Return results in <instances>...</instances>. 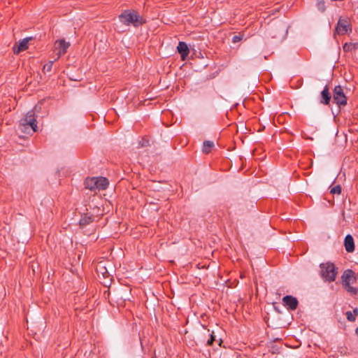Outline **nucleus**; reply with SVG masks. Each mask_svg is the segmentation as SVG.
I'll return each mask as SVG.
<instances>
[{
  "label": "nucleus",
  "instance_id": "1",
  "mask_svg": "<svg viewBox=\"0 0 358 358\" xmlns=\"http://www.w3.org/2000/svg\"><path fill=\"white\" fill-rule=\"evenodd\" d=\"M37 123L35 112L33 110H29L19 121L18 130L24 134L36 132L38 129Z\"/></svg>",
  "mask_w": 358,
  "mask_h": 358
},
{
  "label": "nucleus",
  "instance_id": "2",
  "mask_svg": "<svg viewBox=\"0 0 358 358\" xmlns=\"http://www.w3.org/2000/svg\"><path fill=\"white\" fill-rule=\"evenodd\" d=\"M120 21L124 25L138 27L145 22L142 17L134 10H125L119 15Z\"/></svg>",
  "mask_w": 358,
  "mask_h": 358
},
{
  "label": "nucleus",
  "instance_id": "3",
  "mask_svg": "<svg viewBox=\"0 0 358 358\" xmlns=\"http://www.w3.org/2000/svg\"><path fill=\"white\" fill-rule=\"evenodd\" d=\"M320 273L325 282H331L336 280L338 274V268L334 263L326 262L320 264Z\"/></svg>",
  "mask_w": 358,
  "mask_h": 358
},
{
  "label": "nucleus",
  "instance_id": "4",
  "mask_svg": "<svg viewBox=\"0 0 358 358\" xmlns=\"http://www.w3.org/2000/svg\"><path fill=\"white\" fill-rule=\"evenodd\" d=\"M85 185L90 190H103L108 186V180L104 177H93L87 178L85 181Z\"/></svg>",
  "mask_w": 358,
  "mask_h": 358
},
{
  "label": "nucleus",
  "instance_id": "5",
  "mask_svg": "<svg viewBox=\"0 0 358 358\" xmlns=\"http://www.w3.org/2000/svg\"><path fill=\"white\" fill-rule=\"evenodd\" d=\"M334 101L339 106H345L347 104V97L341 85H337L333 90Z\"/></svg>",
  "mask_w": 358,
  "mask_h": 358
},
{
  "label": "nucleus",
  "instance_id": "6",
  "mask_svg": "<svg viewBox=\"0 0 358 358\" xmlns=\"http://www.w3.org/2000/svg\"><path fill=\"white\" fill-rule=\"evenodd\" d=\"M351 31L350 23L348 18L340 17L337 26L336 27V31L339 35H344L348 31Z\"/></svg>",
  "mask_w": 358,
  "mask_h": 358
},
{
  "label": "nucleus",
  "instance_id": "7",
  "mask_svg": "<svg viewBox=\"0 0 358 358\" xmlns=\"http://www.w3.org/2000/svg\"><path fill=\"white\" fill-rule=\"evenodd\" d=\"M282 304L284 306L287 307V309L291 310H295L299 305V301L296 298L291 296L287 295L282 298Z\"/></svg>",
  "mask_w": 358,
  "mask_h": 358
},
{
  "label": "nucleus",
  "instance_id": "8",
  "mask_svg": "<svg viewBox=\"0 0 358 358\" xmlns=\"http://www.w3.org/2000/svg\"><path fill=\"white\" fill-rule=\"evenodd\" d=\"M341 278L343 286H348L349 285L353 284L356 281L355 273L351 269L345 271L341 276Z\"/></svg>",
  "mask_w": 358,
  "mask_h": 358
},
{
  "label": "nucleus",
  "instance_id": "9",
  "mask_svg": "<svg viewBox=\"0 0 358 358\" xmlns=\"http://www.w3.org/2000/svg\"><path fill=\"white\" fill-rule=\"evenodd\" d=\"M55 45V48L58 50V57H59L66 52L67 49L70 46V43L66 42L64 39H60L56 41Z\"/></svg>",
  "mask_w": 358,
  "mask_h": 358
},
{
  "label": "nucleus",
  "instance_id": "10",
  "mask_svg": "<svg viewBox=\"0 0 358 358\" xmlns=\"http://www.w3.org/2000/svg\"><path fill=\"white\" fill-rule=\"evenodd\" d=\"M31 38H25L19 41L18 45H15L13 47V52L15 54H19L22 51H24L28 49V43Z\"/></svg>",
  "mask_w": 358,
  "mask_h": 358
},
{
  "label": "nucleus",
  "instance_id": "11",
  "mask_svg": "<svg viewBox=\"0 0 358 358\" xmlns=\"http://www.w3.org/2000/svg\"><path fill=\"white\" fill-rule=\"evenodd\" d=\"M177 50L178 52L180 53L182 60L185 59V58L189 53V50L187 47V45L186 44V43L183 41L179 42L177 46Z\"/></svg>",
  "mask_w": 358,
  "mask_h": 358
},
{
  "label": "nucleus",
  "instance_id": "12",
  "mask_svg": "<svg viewBox=\"0 0 358 358\" xmlns=\"http://www.w3.org/2000/svg\"><path fill=\"white\" fill-rule=\"evenodd\" d=\"M344 245L348 252H352L355 250L354 239L351 235L348 234L345 236L344 241Z\"/></svg>",
  "mask_w": 358,
  "mask_h": 358
},
{
  "label": "nucleus",
  "instance_id": "13",
  "mask_svg": "<svg viewBox=\"0 0 358 358\" xmlns=\"http://www.w3.org/2000/svg\"><path fill=\"white\" fill-rule=\"evenodd\" d=\"M331 95L329 91V87L327 85H326L324 88V90L321 92V100L320 103L324 105H328L329 104L330 100H331Z\"/></svg>",
  "mask_w": 358,
  "mask_h": 358
},
{
  "label": "nucleus",
  "instance_id": "14",
  "mask_svg": "<svg viewBox=\"0 0 358 358\" xmlns=\"http://www.w3.org/2000/svg\"><path fill=\"white\" fill-rule=\"evenodd\" d=\"M94 217L93 215H84L82 216L80 220L79 224L81 227H84L87 224L92 223L93 222Z\"/></svg>",
  "mask_w": 358,
  "mask_h": 358
},
{
  "label": "nucleus",
  "instance_id": "15",
  "mask_svg": "<svg viewBox=\"0 0 358 358\" xmlns=\"http://www.w3.org/2000/svg\"><path fill=\"white\" fill-rule=\"evenodd\" d=\"M214 147V143L210 141H205L203 144V152L208 154Z\"/></svg>",
  "mask_w": 358,
  "mask_h": 358
},
{
  "label": "nucleus",
  "instance_id": "16",
  "mask_svg": "<svg viewBox=\"0 0 358 358\" xmlns=\"http://www.w3.org/2000/svg\"><path fill=\"white\" fill-rule=\"evenodd\" d=\"M355 48L356 44L352 43H345L343 46V49L345 52H352L355 50Z\"/></svg>",
  "mask_w": 358,
  "mask_h": 358
},
{
  "label": "nucleus",
  "instance_id": "17",
  "mask_svg": "<svg viewBox=\"0 0 358 358\" xmlns=\"http://www.w3.org/2000/svg\"><path fill=\"white\" fill-rule=\"evenodd\" d=\"M207 333L209 338L207 340L206 345L210 346L213 344V341H215L214 332L212 331L210 333V330L207 329Z\"/></svg>",
  "mask_w": 358,
  "mask_h": 358
},
{
  "label": "nucleus",
  "instance_id": "18",
  "mask_svg": "<svg viewBox=\"0 0 358 358\" xmlns=\"http://www.w3.org/2000/svg\"><path fill=\"white\" fill-rule=\"evenodd\" d=\"M52 65H53V62L52 61L48 62L47 64H45L43 66V72L44 73H48V72H50L51 70H52Z\"/></svg>",
  "mask_w": 358,
  "mask_h": 358
},
{
  "label": "nucleus",
  "instance_id": "19",
  "mask_svg": "<svg viewBox=\"0 0 358 358\" xmlns=\"http://www.w3.org/2000/svg\"><path fill=\"white\" fill-rule=\"evenodd\" d=\"M330 193L333 194H340L341 193V187L340 185H337L334 187H333L331 190Z\"/></svg>",
  "mask_w": 358,
  "mask_h": 358
},
{
  "label": "nucleus",
  "instance_id": "20",
  "mask_svg": "<svg viewBox=\"0 0 358 358\" xmlns=\"http://www.w3.org/2000/svg\"><path fill=\"white\" fill-rule=\"evenodd\" d=\"M344 287L348 292H350L352 294H357V289L354 287H352L351 285H349L348 286H344Z\"/></svg>",
  "mask_w": 358,
  "mask_h": 358
},
{
  "label": "nucleus",
  "instance_id": "21",
  "mask_svg": "<svg viewBox=\"0 0 358 358\" xmlns=\"http://www.w3.org/2000/svg\"><path fill=\"white\" fill-rule=\"evenodd\" d=\"M347 320L350 322H355L356 320L355 315L350 311H348L345 313Z\"/></svg>",
  "mask_w": 358,
  "mask_h": 358
},
{
  "label": "nucleus",
  "instance_id": "22",
  "mask_svg": "<svg viewBox=\"0 0 358 358\" xmlns=\"http://www.w3.org/2000/svg\"><path fill=\"white\" fill-rule=\"evenodd\" d=\"M243 36H244V35L241 34H239L238 35H235L232 38V42L234 43H236L241 41L243 39Z\"/></svg>",
  "mask_w": 358,
  "mask_h": 358
},
{
  "label": "nucleus",
  "instance_id": "23",
  "mask_svg": "<svg viewBox=\"0 0 358 358\" xmlns=\"http://www.w3.org/2000/svg\"><path fill=\"white\" fill-rule=\"evenodd\" d=\"M140 147H147L150 145V143L148 140L143 139L139 142Z\"/></svg>",
  "mask_w": 358,
  "mask_h": 358
},
{
  "label": "nucleus",
  "instance_id": "24",
  "mask_svg": "<svg viewBox=\"0 0 358 358\" xmlns=\"http://www.w3.org/2000/svg\"><path fill=\"white\" fill-rule=\"evenodd\" d=\"M352 313L354 315H355V317H356L358 315V308H354Z\"/></svg>",
  "mask_w": 358,
  "mask_h": 358
},
{
  "label": "nucleus",
  "instance_id": "25",
  "mask_svg": "<svg viewBox=\"0 0 358 358\" xmlns=\"http://www.w3.org/2000/svg\"><path fill=\"white\" fill-rule=\"evenodd\" d=\"M322 11H324V2H322Z\"/></svg>",
  "mask_w": 358,
  "mask_h": 358
},
{
  "label": "nucleus",
  "instance_id": "26",
  "mask_svg": "<svg viewBox=\"0 0 358 358\" xmlns=\"http://www.w3.org/2000/svg\"><path fill=\"white\" fill-rule=\"evenodd\" d=\"M355 333L358 336V327L355 329Z\"/></svg>",
  "mask_w": 358,
  "mask_h": 358
},
{
  "label": "nucleus",
  "instance_id": "27",
  "mask_svg": "<svg viewBox=\"0 0 358 358\" xmlns=\"http://www.w3.org/2000/svg\"><path fill=\"white\" fill-rule=\"evenodd\" d=\"M152 358H155V357H152Z\"/></svg>",
  "mask_w": 358,
  "mask_h": 358
}]
</instances>
